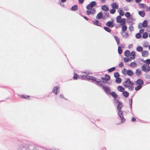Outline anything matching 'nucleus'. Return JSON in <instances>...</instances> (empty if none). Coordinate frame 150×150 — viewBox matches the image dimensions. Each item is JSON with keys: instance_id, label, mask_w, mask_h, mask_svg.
Wrapping results in <instances>:
<instances>
[{"instance_id": "16", "label": "nucleus", "mask_w": 150, "mask_h": 150, "mask_svg": "<svg viewBox=\"0 0 150 150\" xmlns=\"http://www.w3.org/2000/svg\"><path fill=\"white\" fill-rule=\"evenodd\" d=\"M88 80H91L93 81H95L96 82V81H97L98 79L96 78V77H93V76H88Z\"/></svg>"}, {"instance_id": "29", "label": "nucleus", "mask_w": 150, "mask_h": 150, "mask_svg": "<svg viewBox=\"0 0 150 150\" xmlns=\"http://www.w3.org/2000/svg\"><path fill=\"white\" fill-rule=\"evenodd\" d=\"M148 35L147 32H144L143 34L142 38L144 39H146L148 38Z\"/></svg>"}, {"instance_id": "56", "label": "nucleus", "mask_w": 150, "mask_h": 150, "mask_svg": "<svg viewBox=\"0 0 150 150\" xmlns=\"http://www.w3.org/2000/svg\"><path fill=\"white\" fill-rule=\"evenodd\" d=\"M21 97L22 98H25L26 99H28L29 98V96H27L26 95H22L21 96Z\"/></svg>"}, {"instance_id": "11", "label": "nucleus", "mask_w": 150, "mask_h": 150, "mask_svg": "<svg viewBox=\"0 0 150 150\" xmlns=\"http://www.w3.org/2000/svg\"><path fill=\"white\" fill-rule=\"evenodd\" d=\"M101 9L105 11H107L109 10V8L107 5H103L101 7Z\"/></svg>"}, {"instance_id": "15", "label": "nucleus", "mask_w": 150, "mask_h": 150, "mask_svg": "<svg viewBox=\"0 0 150 150\" xmlns=\"http://www.w3.org/2000/svg\"><path fill=\"white\" fill-rule=\"evenodd\" d=\"M131 56L130 58L132 59H134L135 56V53L134 51H132L130 53Z\"/></svg>"}, {"instance_id": "4", "label": "nucleus", "mask_w": 150, "mask_h": 150, "mask_svg": "<svg viewBox=\"0 0 150 150\" xmlns=\"http://www.w3.org/2000/svg\"><path fill=\"white\" fill-rule=\"evenodd\" d=\"M117 22L121 23V25L125 24L126 19L125 18L122 19L120 16H118L116 18Z\"/></svg>"}, {"instance_id": "51", "label": "nucleus", "mask_w": 150, "mask_h": 150, "mask_svg": "<svg viewBox=\"0 0 150 150\" xmlns=\"http://www.w3.org/2000/svg\"><path fill=\"white\" fill-rule=\"evenodd\" d=\"M145 63H146L148 65H149L150 64V59H148L146 60L145 61H144Z\"/></svg>"}, {"instance_id": "26", "label": "nucleus", "mask_w": 150, "mask_h": 150, "mask_svg": "<svg viewBox=\"0 0 150 150\" xmlns=\"http://www.w3.org/2000/svg\"><path fill=\"white\" fill-rule=\"evenodd\" d=\"M122 94L123 96L126 98L129 95V93L126 91H123L122 92Z\"/></svg>"}, {"instance_id": "48", "label": "nucleus", "mask_w": 150, "mask_h": 150, "mask_svg": "<svg viewBox=\"0 0 150 150\" xmlns=\"http://www.w3.org/2000/svg\"><path fill=\"white\" fill-rule=\"evenodd\" d=\"M93 7L91 6L90 4H88L86 6V8L88 10H90L93 9Z\"/></svg>"}, {"instance_id": "25", "label": "nucleus", "mask_w": 150, "mask_h": 150, "mask_svg": "<svg viewBox=\"0 0 150 150\" xmlns=\"http://www.w3.org/2000/svg\"><path fill=\"white\" fill-rule=\"evenodd\" d=\"M78 9V6L77 5H75L72 6L71 8V10L73 11H75L77 10Z\"/></svg>"}, {"instance_id": "40", "label": "nucleus", "mask_w": 150, "mask_h": 150, "mask_svg": "<svg viewBox=\"0 0 150 150\" xmlns=\"http://www.w3.org/2000/svg\"><path fill=\"white\" fill-rule=\"evenodd\" d=\"M118 11L120 16H123L124 15V12L122 10H119Z\"/></svg>"}, {"instance_id": "2", "label": "nucleus", "mask_w": 150, "mask_h": 150, "mask_svg": "<svg viewBox=\"0 0 150 150\" xmlns=\"http://www.w3.org/2000/svg\"><path fill=\"white\" fill-rule=\"evenodd\" d=\"M134 83L132 81H131L129 78L127 79L126 81L124 83L123 85L126 88H128L129 90L131 91L133 90L134 87L133 86Z\"/></svg>"}, {"instance_id": "49", "label": "nucleus", "mask_w": 150, "mask_h": 150, "mask_svg": "<svg viewBox=\"0 0 150 150\" xmlns=\"http://www.w3.org/2000/svg\"><path fill=\"white\" fill-rule=\"evenodd\" d=\"M90 5L93 7L95 6L96 4V2L95 1H93L91 2V3L90 4Z\"/></svg>"}, {"instance_id": "22", "label": "nucleus", "mask_w": 150, "mask_h": 150, "mask_svg": "<svg viewBox=\"0 0 150 150\" xmlns=\"http://www.w3.org/2000/svg\"><path fill=\"white\" fill-rule=\"evenodd\" d=\"M111 6L114 9H117L118 7V5L115 3H114L112 4Z\"/></svg>"}, {"instance_id": "42", "label": "nucleus", "mask_w": 150, "mask_h": 150, "mask_svg": "<svg viewBox=\"0 0 150 150\" xmlns=\"http://www.w3.org/2000/svg\"><path fill=\"white\" fill-rule=\"evenodd\" d=\"M104 29L107 32H110L111 31V29L108 27H105L104 28Z\"/></svg>"}, {"instance_id": "6", "label": "nucleus", "mask_w": 150, "mask_h": 150, "mask_svg": "<svg viewBox=\"0 0 150 150\" xmlns=\"http://www.w3.org/2000/svg\"><path fill=\"white\" fill-rule=\"evenodd\" d=\"M83 73L85 74L86 75H82L81 76H79V78H80L81 79L83 80H85L87 79L88 80V77L89 76V75H88V74H90V73L88 72H83Z\"/></svg>"}, {"instance_id": "10", "label": "nucleus", "mask_w": 150, "mask_h": 150, "mask_svg": "<svg viewBox=\"0 0 150 150\" xmlns=\"http://www.w3.org/2000/svg\"><path fill=\"white\" fill-rule=\"evenodd\" d=\"M93 24L95 25L100 26L101 23H100L99 21L98 20H96L95 21H92Z\"/></svg>"}, {"instance_id": "17", "label": "nucleus", "mask_w": 150, "mask_h": 150, "mask_svg": "<svg viewBox=\"0 0 150 150\" xmlns=\"http://www.w3.org/2000/svg\"><path fill=\"white\" fill-rule=\"evenodd\" d=\"M88 80H91L93 81H95L96 82V81H97L98 79L96 78V77H93V76H88Z\"/></svg>"}, {"instance_id": "36", "label": "nucleus", "mask_w": 150, "mask_h": 150, "mask_svg": "<svg viewBox=\"0 0 150 150\" xmlns=\"http://www.w3.org/2000/svg\"><path fill=\"white\" fill-rule=\"evenodd\" d=\"M133 23H132L130 25V26L129 27V29L130 31H132L133 30L134 27L132 25Z\"/></svg>"}, {"instance_id": "54", "label": "nucleus", "mask_w": 150, "mask_h": 150, "mask_svg": "<svg viewBox=\"0 0 150 150\" xmlns=\"http://www.w3.org/2000/svg\"><path fill=\"white\" fill-rule=\"evenodd\" d=\"M130 13L129 12H127L125 14V16L127 18L130 17Z\"/></svg>"}, {"instance_id": "55", "label": "nucleus", "mask_w": 150, "mask_h": 150, "mask_svg": "<svg viewBox=\"0 0 150 150\" xmlns=\"http://www.w3.org/2000/svg\"><path fill=\"white\" fill-rule=\"evenodd\" d=\"M127 69H125V68H124L123 70L122 71V73L125 74V75H126V74H127Z\"/></svg>"}, {"instance_id": "50", "label": "nucleus", "mask_w": 150, "mask_h": 150, "mask_svg": "<svg viewBox=\"0 0 150 150\" xmlns=\"http://www.w3.org/2000/svg\"><path fill=\"white\" fill-rule=\"evenodd\" d=\"M116 11V10L114 8H112L110 10V13L111 14H114Z\"/></svg>"}, {"instance_id": "5", "label": "nucleus", "mask_w": 150, "mask_h": 150, "mask_svg": "<svg viewBox=\"0 0 150 150\" xmlns=\"http://www.w3.org/2000/svg\"><path fill=\"white\" fill-rule=\"evenodd\" d=\"M141 69L143 71L146 73L150 71V67L149 65L144 64L141 67Z\"/></svg>"}, {"instance_id": "46", "label": "nucleus", "mask_w": 150, "mask_h": 150, "mask_svg": "<svg viewBox=\"0 0 150 150\" xmlns=\"http://www.w3.org/2000/svg\"><path fill=\"white\" fill-rule=\"evenodd\" d=\"M120 74L118 72H116L114 74V76L116 78H117L119 77Z\"/></svg>"}, {"instance_id": "12", "label": "nucleus", "mask_w": 150, "mask_h": 150, "mask_svg": "<svg viewBox=\"0 0 150 150\" xmlns=\"http://www.w3.org/2000/svg\"><path fill=\"white\" fill-rule=\"evenodd\" d=\"M142 56L143 57H147L149 55L148 51L145 50L143 51L142 52Z\"/></svg>"}, {"instance_id": "45", "label": "nucleus", "mask_w": 150, "mask_h": 150, "mask_svg": "<svg viewBox=\"0 0 150 150\" xmlns=\"http://www.w3.org/2000/svg\"><path fill=\"white\" fill-rule=\"evenodd\" d=\"M142 87V86L138 85L135 88V90L136 91H138Z\"/></svg>"}, {"instance_id": "43", "label": "nucleus", "mask_w": 150, "mask_h": 150, "mask_svg": "<svg viewBox=\"0 0 150 150\" xmlns=\"http://www.w3.org/2000/svg\"><path fill=\"white\" fill-rule=\"evenodd\" d=\"M124 61L125 62H127L129 61H131V60L128 57H125L124 58Z\"/></svg>"}, {"instance_id": "47", "label": "nucleus", "mask_w": 150, "mask_h": 150, "mask_svg": "<svg viewBox=\"0 0 150 150\" xmlns=\"http://www.w3.org/2000/svg\"><path fill=\"white\" fill-rule=\"evenodd\" d=\"M115 67H113L112 68H110V69H109L108 70V71L109 72H111L112 71H114L115 70Z\"/></svg>"}, {"instance_id": "3", "label": "nucleus", "mask_w": 150, "mask_h": 150, "mask_svg": "<svg viewBox=\"0 0 150 150\" xmlns=\"http://www.w3.org/2000/svg\"><path fill=\"white\" fill-rule=\"evenodd\" d=\"M33 147L32 146L23 144L18 146L17 150H33Z\"/></svg>"}, {"instance_id": "30", "label": "nucleus", "mask_w": 150, "mask_h": 150, "mask_svg": "<svg viewBox=\"0 0 150 150\" xmlns=\"http://www.w3.org/2000/svg\"><path fill=\"white\" fill-rule=\"evenodd\" d=\"M143 48L140 46H138L136 48L137 51L141 52L143 51Z\"/></svg>"}, {"instance_id": "13", "label": "nucleus", "mask_w": 150, "mask_h": 150, "mask_svg": "<svg viewBox=\"0 0 150 150\" xmlns=\"http://www.w3.org/2000/svg\"><path fill=\"white\" fill-rule=\"evenodd\" d=\"M136 83L137 84L142 86L144 83V82L142 79H139L137 80Z\"/></svg>"}, {"instance_id": "14", "label": "nucleus", "mask_w": 150, "mask_h": 150, "mask_svg": "<svg viewBox=\"0 0 150 150\" xmlns=\"http://www.w3.org/2000/svg\"><path fill=\"white\" fill-rule=\"evenodd\" d=\"M59 88V87L57 86H55L52 89L53 92L55 94H57L58 93H57V90Z\"/></svg>"}, {"instance_id": "8", "label": "nucleus", "mask_w": 150, "mask_h": 150, "mask_svg": "<svg viewBox=\"0 0 150 150\" xmlns=\"http://www.w3.org/2000/svg\"><path fill=\"white\" fill-rule=\"evenodd\" d=\"M105 77L101 78V79L103 80V83H106L107 81L109 80L110 78V76L107 74H105Z\"/></svg>"}, {"instance_id": "44", "label": "nucleus", "mask_w": 150, "mask_h": 150, "mask_svg": "<svg viewBox=\"0 0 150 150\" xmlns=\"http://www.w3.org/2000/svg\"><path fill=\"white\" fill-rule=\"evenodd\" d=\"M132 98L130 99L129 100V105H130V108H131V110H132Z\"/></svg>"}, {"instance_id": "1", "label": "nucleus", "mask_w": 150, "mask_h": 150, "mask_svg": "<svg viewBox=\"0 0 150 150\" xmlns=\"http://www.w3.org/2000/svg\"><path fill=\"white\" fill-rule=\"evenodd\" d=\"M123 107V105L121 102H119L117 105V110L118 111V115L119 117L121 119V122H120L118 124H120L122 123H124L125 121V120L124 118L123 115V112L121 110V109Z\"/></svg>"}, {"instance_id": "24", "label": "nucleus", "mask_w": 150, "mask_h": 150, "mask_svg": "<svg viewBox=\"0 0 150 150\" xmlns=\"http://www.w3.org/2000/svg\"><path fill=\"white\" fill-rule=\"evenodd\" d=\"M130 66L132 68H135L137 66V65L135 62H132L130 64Z\"/></svg>"}, {"instance_id": "57", "label": "nucleus", "mask_w": 150, "mask_h": 150, "mask_svg": "<svg viewBox=\"0 0 150 150\" xmlns=\"http://www.w3.org/2000/svg\"><path fill=\"white\" fill-rule=\"evenodd\" d=\"M79 76H78L77 74H74V75L73 76V79H77L78 77H79Z\"/></svg>"}, {"instance_id": "9", "label": "nucleus", "mask_w": 150, "mask_h": 150, "mask_svg": "<svg viewBox=\"0 0 150 150\" xmlns=\"http://www.w3.org/2000/svg\"><path fill=\"white\" fill-rule=\"evenodd\" d=\"M106 25L108 27H109L111 28H112L114 26L112 22L109 21H108L106 23Z\"/></svg>"}, {"instance_id": "62", "label": "nucleus", "mask_w": 150, "mask_h": 150, "mask_svg": "<svg viewBox=\"0 0 150 150\" xmlns=\"http://www.w3.org/2000/svg\"><path fill=\"white\" fill-rule=\"evenodd\" d=\"M86 13L88 15H89L91 14L90 10V11L89 10L86 11Z\"/></svg>"}, {"instance_id": "37", "label": "nucleus", "mask_w": 150, "mask_h": 150, "mask_svg": "<svg viewBox=\"0 0 150 150\" xmlns=\"http://www.w3.org/2000/svg\"><path fill=\"white\" fill-rule=\"evenodd\" d=\"M122 35V37L125 38H127L128 37V34L126 32L124 33H123Z\"/></svg>"}, {"instance_id": "32", "label": "nucleus", "mask_w": 150, "mask_h": 150, "mask_svg": "<svg viewBox=\"0 0 150 150\" xmlns=\"http://www.w3.org/2000/svg\"><path fill=\"white\" fill-rule=\"evenodd\" d=\"M139 14L142 17H144L145 16V13L143 11H139L138 12Z\"/></svg>"}, {"instance_id": "64", "label": "nucleus", "mask_w": 150, "mask_h": 150, "mask_svg": "<svg viewBox=\"0 0 150 150\" xmlns=\"http://www.w3.org/2000/svg\"><path fill=\"white\" fill-rule=\"evenodd\" d=\"M84 1V0H78V1L79 3L82 4L83 3Z\"/></svg>"}, {"instance_id": "34", "label": "nucleus", "mask_w": 150, "mask_h": 150, "mask_svg": "<svg viewBox=\"0 0 150 150\" xmlns=\"http://www.w3.org/2000/svg\"><path fill=\"white\" fill-rule=\"evenodd\" d=\"M115 39L117 42L118 45H119L120 44V39L118 37L116 36H114Z\"/></svg>"}, {"instance_id": "28", "label": "nucleus", "mask_w": 150, "mask_h": 150, "mask_svg": "<svg viewBox=\"0 0 150 150\" xmlns=\"http://www.w3.org/2000/svg\"><path fill=\"white\" fill-rule=\"evenodd\" d=\"M110 95H111L115 98H117V95L115 92H112L110 93Z\"/></svg>"}, {"instance_id": "19", "label": "nucleus", "mask_w": 150, "mask_h": 150, "mask_svg": "<svg viewBox=\"0 0 150 150\" xmlns=\"http://www.w3.org/2000/svg\"><path fill=\"white\" fill-rule=\"evenodd\" d=\"M133 18L132 17H129L127 18V21L128 23H129V25H130L132 23V22L133 21Z\"/></svg>"}, {"instance_id": "31", "label": "nucleus", "mask_w": 150, "mask_h": 150, "mask_svg": "<svg viewBox=\"0 0 150 150\" xmlns=\"http://www.w3.org/2000/svg\"><path fill=\"white\" fill-rule=\"evenodd\" d=\"M130 52L129 50H126L125 52V55L126 57H128L130 54Z\"/></svg>"}, {"instance_id": "39", "label": "nucleus", "mask_w": 150, "mask_h": 150, "mask_svg": "<svg viewBox=\"0 0 150 150\" xmlns=\"http://www.w3.org/2000/svg\"><path fill=\"white\" fill-rule=\"evenodd\" d=\"M135 37L139 39L141 38L142 35L139 33H138L136 34Z\"/></svg>"}, {"instance_id": "59", "label": "nucleus", "mask_w": 150, "mask_h": 150, "mask_svg": "<svg viewBox=\"0 0 150 150\" xmlns=\"http://www.w3.org/2000/svg\"><path fill=\"white\" fill-rule=\"evenodd\" d=\"M123 9L125 11H127L129 10V9L128 6H125L123 8Z\"/></svg>"}, {"instance_id": "38", "label": "nucleus", "mask_w": 150, "mask_h": 150, "mask_svg": "<svg viewBox=\"0 0 150 150\" xmlns=\"http://www.w3.org/2000/svg\"><path fill=\"white\" fill-rule=\"evenodd\" d=\"M118 53L120 54H121L122 52V50L121 49V47L120 46H118Z\"/></svg>"}, {"instance_id": "27", "label": "nucleus", "mask_w": 150, "mask_h": 150, "mask_svg": "<svg viewBox=\"0 0 150 150\" xmlns=\"http://www.w3.org/2000/svg\"><path fill=\"white\" fill-rule=\"evenodd\" d=\"M136 74L137 76H139L142 74L141 71L139 69L136 70Z\"/></svg>"}, {"instance_id": "58", "label": "nucleus", "mask_w": 150, "mask_h": 150, "mask_svg": "<svg viewBox=\"0 0 150 150\" xmlns=\"http://www.w3.org/2000/svg\"><path fill=\"white\" fill-rule=\"evenodd\" d=\"M142 27H143V26L142 25V23H139L138 24V28L140 29V28H142Z\"/></svg>"}, {"instance_id": "18", "label": "nucleus", "mask_w": 150, "mask_h": 150, "mask_svg": "<svg viewBox=\"0 0 150 150\" xmlns=\"http://www.w3.org/2000/svg\"><path fill=\"white\" fill-rule=\"evenodd\" d=\"M127 75L129 76H132L134 74L133 72L131 70H129L127 71Z\"/></svg>"}, {"instance_id": "23", "label": "nucleus", "mask_w": 150, "mask_h": 150, "mask_svg": "<svg viewBox=\"0 0 150 150\" xmlns=\"http://www.w3.org/2000/svg\"><path fill=\"white\" fill-rule=\"evenodd\" d=\"M117 90L123 92L124 91L125 88L121 86H119L117 87Z\"/></svg>"}, {"instance_id": "61", "label": "nucleus", "mask_w": 150, "mask_h": 150, "mask_svg": "<svg viewBox=\"0 0 150 150\" xmlns=\"http://www.w3.org/2000/svg\"><path fill=\"white\" fill-rule=\"evenodd\" d=\"M101 3L102 4H104L106 2V0H100Z\"/></svg>"}, {"instance_id": "52", "label": "nucleus", "mask_w": 150, "mask_h": 150, "mask_svg": "<svg viewBox=\"0 0 150 150\" xmlns=\"http://www.w3.org/2000/svg\"><path fill=\"white\" fill-rule=\"evenodd\" d=\"M145 4H141V3H140V4H139V8H143L144 7V6L145 5Z\"/></svg>"}, {"instance_id": "7", "label": "nucleus", "mask_w": 150, "mask_h": 150, "mask_svg": "<svg viewBox=\"0 0 150 150\" xmlns=\"http://www.w3.org/2000/svg\"><path fill=\"white\" fill-rule=\"evenodd\" d=\"M103 89L105 91V93L107 95H110V93L111 92V89L109 88V87L107 86H103Z\"/></svg>"}, {"instance_id": "63", "label": "nucleus", "mask_w": 150, "mask_h": 150, "mask_svg": "<svg viewBox=\"0 0 150 150\" xmlns=\"http://www.w3.org/2000/svg\"><path fill=\"white\" fill-rule=\"evenodd\" d=\"M144 29H140V30H139V33H143L144 32Z\"/></svg>"}, {"instance_id": "20", "label": "nucleus", "mask_w": 150, "mask_h": 150, "mask_svg": "<svg viewBox=\"0 0 150 150\" xmlns=\"http://www.w3.org/2000/svg\"><path fill=\"white\" fill-rule=\"evenodd\" d=\"M103 16V14L101 12L99 13L97 15L96 18L97 19H100Z\"/></svg>"}, {"instance_id": "41", "label": "nucleus", "mask_w": 150, "mask_h": 150, "mask_svg": "<svg viewBox=\"0 0 150 150\" xmlns=\"http://www.w3.org/2000/svg\"><path fill=\"white\" fill-rule=\"evenodd\" d=\"M121 82V79L120 78H116V82L118 83H120Z\"/></svg>"}, {"instance_id": "33", "label": "nucleus", "mask_w": 150, "mask_h": 150, "mask_svg": "<svg viewBox=\"0 0 150 150\" xmlns=\"http://www.w3.org/2000/svg\"><path fill=\"white\" fill-rule=\"evenodd\" d=\"M142 23L143 27L145 28L147 27L148 24L147 21L146 20H144V21L143 23Z\"/></svg>"}, {"instance_id": "60", "label": "nucleus", "mask_w": 150, "mask_h": 150, "mask_svg": "<svg viewBox=\"0 0 150 150\" xmlns=\"http://www.w3.org/2000/svg\"><path fill=\"white\" fill-rule=\"evenodd\" d=\"M119 66L120 67H122L123 66V64L122 62L120 63L119 65Z\"/></svg>"}, {"instance_id": "35", "label": "nucleus", "mask_w": 150, "mask_h": 150, "mask_svg": "<svg viewBox=\"0 0 150 150\" xmlns=\"http://www.w3.org/2000/svg\"><path fill=\"white\" fill-rule=\"evenodd\" d=\"M122 26V30L124 31H125L127 29V26L125 25V24L121 25Z\"/></svg>"}, {"instance_id": "21", "label": "nucleus", "mask_w": 150, "mask_h": 150, "mask_svg": "<svg viewBox=\"0 0 150 150\" xmlns=\"http://www.w3.org/2000/svg\"><path fill=\"white\" fill-rule=\"evenodd\" d=\"M103 81L102 82L100 80L98 79V81H96V84L98 86H103Z\"/></svg>"}, {"instance_id": "53", "label": "nucleus", "mask_w": 150, "mask_h": 150, "mask_svg": "<svg viewBox=\"0 0 150 150\" xmlns=\"http://www.w3.org/2000/svg\"><path fill=\"white\" fill-rule=\"evenodd\" d=\"M91 11V14H94L96 12V10L94 8H93L91 10H90Z\"/></svg>"}]
</instances>
